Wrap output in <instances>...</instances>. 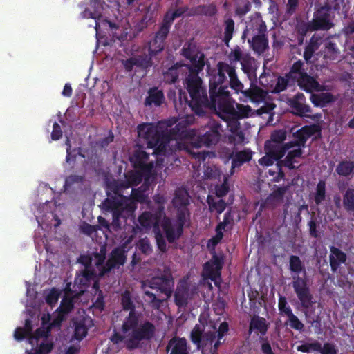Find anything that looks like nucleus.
Segmentation results:
<instances>
[{
  "mask_svg": "<svg viewBox=\"0 0 354 354\" xmlns=\"http://www.w3.org/2000/svg\"><path fill=\"white\" fill-rule=\"evenodd\" d=\"M168 121H162L156 125L151 123L142 124L138 126V133L140 140L147 145V148L153 149V155L156 156V162H149V154L147 153V164H153L152 174L155 177L163 167L162 156H169L176 150H186L199 160H204V152H192L189 150L187 144L190 143L196 148L202 145L209 147L216 145L221 137V125L214 120L209 122L210 130L202 136L197 135V131L188 128L185 121L178 122L176 127L170 130L169 135L165 134L167 128L171 126Z\"/></svg>",
  "mask_w": 354,
  "mask_h": 354,
  "instance_id": "obj_1",
  "label": "nucleus"
},
{
  "mask_svg": "<svg viewBox=\"0 0 354 354\" xmlns=\"http://www.w3.org/2000/svg\"><path fill=\"white\" fill-rule=\"evenodd\" d=\"M147 152L138 149L131 157L136 170L125 174V180L108 182V195L109 191L116 195L112 200H108L113 212V222L110 225L104 218L99 217L101 225L117 230L121 227L120 218L125 219L133 216L136 208V201H147L145 192L155 177L152 174L153 164H147Z\"/></svg>",
  "mask_w": 354,
  "mask_h": 354,
  "instance_id": "obj_2",
  "label": "nucleus"
},
{
  "mask_svg": "<svg viewBox=\"0 0 354 354\" xmlns=\"http://www.w3.org/2000/svg\"><path fill=\"white\" fill-rule=\"evenodd\" d=\"M133 296L128 290L121 295V304L123 311L120 312L124 317L122 327V335L115 333L111 340L114 343L124 340L129 348H134L139 345L141 340H150L156 333L155 326L149 321L141 322V314L135 310Z\"/></svg>",
  "mask_w": 354,
  "mask_h": 354,
  "instance_id": "obj_3",
  "label": "nucleus"
},
{
  "mask_svg": "<svg viewBox=\"0 0 354 354\" xmlns=\"http://www.w3.org/2000/svg\"><path fill=\"white\" fill-rule=\"evenodd\" d=\"M217 71L209 73V93L211 102L209 101L207 93L202 86V80L197 74L190 73L186 79L187 89L192 100V103L196 106H209L218 103L216 98L220 95L222 88L227 90V87L220 86L227 80V75L230 77L235 70L234 67L225 62H219L216 66Z\"/></svg>",
  "mask_w": 354,
  "mask_h": 354,
  "instance_id": "obj_4",
  "label": "nucleus"
},
{
  "mask_svg": "<svg viewBox=\"0 0 354 354\" xmlns=\"http://www.w3.org/2000/svg\"><path fill=\"white\" fill-rule=\"evenodd\" d=\"M312 134L311 127H304L295 133L296 140L282 145L286 137V131H275L272 133L270 140L266 142L265 150L275 154L277 157H283L287 152L285 159L280 163L290 169L297 168L302 155L301 148L304 147L306 140Z\"/></svg>",
  "mask_w": 354,
  "mask_h": 354,
  "instance_id": "obj_5",
  "label": "nucleus"
},
{
  "mask_svg": "<svg viewBox=\"0 0 354 354\" xmlns=\"http://www.w3.org/2000/svg\"><path fill=\"white\" fill-rule=\"evenodd\" d=\"M220 95L216 98L218 103L212 106L216 114L227 123V127L231 132L230 140L235 145L244 142L245 136L241 130L239 120L248 118L253 114L252 109L248 105L236 103L230 96L226 89L222 88Z\"/></svg>",
  "mask_w": 354,
  "mask_h": 354,
  "instance_id": "obj_6",
  "label": "nucleus"
},
{
  "mask_svg": "<svg viewBox=\"0 0 354 354\" xmlns=\"http://www.w3.org/2000/svg\"><path fill=\"white\" fill-rule=\"evenodd\" d=\"M228 331V324L223 322L218 329L212 324L205 326L203 324H196L191 333V339L202 354H217L218 346L223 336Z\"/></svg>",
  "mask_w": 354,
  "mask_h": 354,
  "instance_id": "obj_7",
  "label": "nucleus"
},
{
  "mask_svg": "<svg viewBox=\"0 0 354 354\" xmlns=\"http://www.w3.org/2000/svg\"><path fill=\"white\" fill-rule=\"evenodd\" d=\"M173 203L178 208L177 221H171L169 218L164 217L160 223L169 242H173L180 237L183 226L189 219V212L187 208L189 204L187 192L183 188L178 189L176 191Z\"/></svg>",
  "mask_w": 354,
  "mask_h": 354,
  "instance_id": "obj_8",
  "label": "nucleus"
},
{
  "mask_svg": "<svg viewBox=\"0 0 354 354\" xmlns=\"http://www.w3.org/2000/svg\"><path fill=\"white\" fill-rule=\"evenodd\" d=\"M147 301L154 308H159L163 301L170 297L173 292L174 281L171 272L165 271L160 277H153L142 286Z\"/></svg>",
  "mask_w": 354,
  "mask_h": 354,
  "instance_id": "obj_9",
  "label": "nucleus"
},
{
  "mask_svg": "<svg viewBox=\"0 0 354 354\" xmlns=\"http://www.w3.org/2000/svg\"><path fill=\"white\" fill-rule=\"evenodd\" d=\"M289 269L291 272L295 274L292 275V287L298 299L304 308H310L313 304V297L310 293L306 279L298 276L301 272L304 276L306 274L305 266L298 256L290 257Z\"/></svg>",
  "mask_w": 354,
  "mask_h": 354,
  "instance_id": "obj_10",
  "label": "nucleus"
},
{
  "mask_svg": "<svg viewBox=\"0 0 354 354\" xmlns=\"http://www.w3.org/2000/svg\"><path fill=\"white\" fill-rule=\"evenodd\" d=\"M89 263L86 266L87 272L92 269L93 274L104 275L107 271L113 268H118L124 264L125 261V256L122 250L116 248L111 252V257L106 263V267L104 266L105 260V251L101 248L99 253H93L91 257H88Z\"/></svg>",
  "mask_w": 354,
  "mask_h": 354,
  "instance_id": "obj_11",
  "label": "nucleus"
},
{
  "mask_svg": "<svg viewBox=\"0 0 354 354\" xmlns=\"http://www.w3.org/2000/svg\"><path fill=\"white\" fill-rule=\"evenodd\" d=\"M342 1V0H326L324 5L314 12L313 19L308 24V30L315 31L330 29L334 25L330 11L338 10Z\"/></svg>",
  "mask_w": 354,
  "mask_h": 354,
  "instance_id": "obj_12",
  "label": "nucleus"
},
{
  "mask_svg": "<svg viewBox=\"0 0 354 354\" xmlns=\"http://www.w3.org/2000/svg\"><path fill=\"white\" fill-rule=\"evenodd\" d=\"M198 296L197 287L183 280L178 284L175 292V302L178 306L185 307Z\"/></svg>",
  "mask_w": 354,
  "mask_h": 354,
  "instance_id": "obj_13",
  "label": "nucleus"
},
{
  "mask_svg": "<svg viewBox=\"0 0 354 354\" xmlns=\"http://www.w3.org/2000/svg\"><path fill=\"white\" fill-rule=\"evenodd\" d=\"M288 104L292 109V113L301 116L308 117L315 121H319L322 118V114L317 113L310 115V107L306 104L305 96L302 93H297L292 98L288 100Z\"/></svg>",
  "mask_w": 354,
  "mask_h": 354,
  "instance_id": "obj_14",
  "label": "nucleus"
},
{
  "mask_svg": "<svg viewBox=\"0 0 354 354\" xmlns=\"http://www.w3.org/2000/svg\"><path fill=\"white\" fill-rule=\"evenodd\" d=\"M227 57L231 64L240 62L244 73L250 72L254 61L248 52L242 49L239 46H236L231 49Z\"/></svg>",
  "mask_w": 354,
  "mask_h": 354,
  "instance_id": "obj_15",
  "label": "nucleus"
},
{
  "mask_svg": "<svg viewBox=\"0 0 354 354\" xmlns=\"http://www.w3.org/2000/svg\"><path fill=\"white\" fill-rule=\"evenodd\" d=\"M182 55L190 60L195 72L198 73L202 71L205 65V56L203 53L196 49L194 44L186 43L182 49Z\"/></svg>",
  "mask_w": 354,
  "mask_h": 354,
  "instance_id": "obj_16",
  "label": "nucleus"
},
{
  "mask_svg": "<svg viewBox=\"0 0 354 354\" xmlns=\"http://www.w3.org/2000/svg\"><path fill=\"white\" fill-rule=\"evenodd\" d=\"M267 28L265 22L259 13H254L250 17L248 22L246 28L242 35V39H245L248 36L259 35L262 32H266Z\"/></svg>",
  "mask_w": 354,
  "mask_h": 354,
  "instance_id": "obj_17",
  "label": "nucleus"
},
{
  "mask_svg": "<svg viewBox=\"0 0 354 354\" xmlns=\"http://www.w3.org/2000/svg\"><path fill=\"white\" fill-rule=\"evenodd\" d=\"M223 261L221 258L214 256L212 259L204 266V275L218 285L220 281Z\"/></svg>",
  "mask_w": 354,
  "mask_h": 354,
  "instance_id": "obj_18",
  "label": "nucleus"
},
{
  "mask_svg": "<svg viewBox=\"0 0 354 354\" xmlns=\"http://www.w3.org/2000/svg\"><path fill=\"white\" fill-rule=\"evenodd\" d=\"M73 308V299L69 296L68 293L62 299L60 306L57 309V312L53 315V319L50 324V327L59 326L64 320L66 314L69 313Z\"/></svg>",
  "mask_w": 354,
  "mask_h": 354,
  "instance_id": "obj_19",
  "label": "nucleus"
},
{
  "mask_svg": "<svg viewBox=\"0 0 354 354\" xmlns=\"http://www.w3.org/2000/svg\"><path fill=\"white\" fill-rule=\"evenodd\" d=\"M93 325V320L89 317L84 316L75 320L73 322L74 339L78 341L82 340L84 337L86 336L88 329Z\"/></svg>",
  "mask_w": 354,
  "mask_h": 354,
  "instance_id": "obj_20",
  "label": "nucleus"
},
{
  "mask_svg": "<svg viewBox=\"0 0 354 354\" xmlns=\"http://www.w3.org/2000/svg\"><path fill=\"white\" fill-rule=\"evenodd\" d=\"M250 37L251 39H248V42L250 44V47L254 53L260 55L268 49V39L266 36V32H262Z\"/></svg>",
  "mask_w": 354,
  "mask_h": 354,
  "instance_id": "obj_21",
  "label": "nucleus"
},
{
  "mask_svg": "<svg viewBox=\"0 0 354 354\" xmlns=\"http://www.w3.org/2000/svg\"><path fill=\"white\" fill-rule=\"evenodd\" d=\"M301 88L307 92L322 91L324 87L313 77L305 73L296 80Z\"/></svg>",
  "mask_w": 354,
  "mask_h": 354,
  "instance_id": "obj_22",
  "label": "nucleus"
},
{
  "mask_svg": "<svg viewBox=\"0 0 354 354\" xmlns=\"http://www.w3.org/2000/svg\"><path fill=\"white\" fill-rule=\"evenodd\" d=\"M330 252L329 260L331 270L333 272H336L339 266L342 263H345L346 260V255L342 250L335 246H331L330 248Z\"/></svg>",
  "mask_w": 354,
  "mask_h": 354,
  "instance_id": "obj_23",
  "label": "nucleus"
},
{
  "mask_svg": "<svg viewBox=\"0 0 354 354\" xmlns=\"http://www.w3.org/2000/svg\"><path fill=\"white\" fill-rule=\"evenodd\" d=\"M167 350L170 354H188L187 341L185 338L174 337L169 342Z\"/></svg>",
  "mask_w": 354,
  "mask_h": 354,
  "instance_id": "obj_24",
  "label": "nucleus"
},
{
  "mask_svg": "<svg viewBox=\"0 0 354 354\" xmlns=\"http://www.w3.org/2000/svg\"><path fill=\"white\" fill-rule=\"evenodd\" d=\"M162 216H160V214L156 212V215H152L150 212H144L139 216L138 221L140 225L145 228H150L151 226L156 227L159 223Z\"/></svg>",
  "mask_w": 354,
  "mask_h": 354,
  "instance_id": "obj_25",
  "label": "nucleus"
},
{
  "mask_svg": "<svg viewBox=\"0 0 354 354\" xmlns=\"http://www.w3.org/2000/svg\"><path fill=\"white\" fill-rule=\"evenodd\" d=\"M164 101V95L162 91L158 90V88H152L148 91V96L145 100V104L146 106H159Z\"/></svg>",
  "mask_w": 354,
  "mask_h": 354,
  "instance_id": "obj_26",
  "label": "nucleus"
},
{
  "mask_svg": "<svg viewBox=\"0 0 354 354\" xmlns=\"http://www.w3.org/2000/svg\"><path fill=\"white\" fill-rule=\"evenodd\" d=\"M286 189L280 187L274 191L270 196L266 198L265 201V205L268 207H274L283 201V196Z\"/></svg>",
  "mask_w": 354,
  "mask_h": 354,
  "instance_id": "obj_27",
  "label": "nucleus"
},
{
  "mask_svg": "<svg viewBox=\"0 0 354 354\" xmlns=\"http://www.w3.org/2000/svg\"><path fill=\"white\" fill-rule=\"evenodd\" d=\"M251 158L252 153L249 150H243L235 153L232 162L231 174H233V169L235 167L241 166L244 162L249 161Z\"/></svg>",
  "mask_w": 354,
  "mask_h": 354,
  "instance_id": "obj_28",
  "label": "nucleus"
},
{
  "mask_svg": "<svg viewBox=\"0 0 354 354\" xmlns=\"http://www.w3.org/2000/svg\"><path fill=\"white\" fill-rule=\"evenodd\" d=\"M312 103L316 106H324L334 100L333 95L330 93H321L312 94L310 96Z\"/></svg>",
  "mask_w": 354,
  "mask_h": 354,
  "instance_id": "obj_29",
  "label": "nucleus"
},
{
  "mask_svg": "<svg viewBox=\"0 0 354 354\" xmlns=\"http://www.w3.org/2000/svg\"><path fill=\"white\" fill-rule=\"evenodd\" d=\"M223 176H224L222 171L216 165H211L205 166L204 178L205 179L221 181Z\"/></svg>",
  "mask_w": 354,
  "mask_h": 354,
  "instance_id": "obj_30",
  "label": "nucleus"
},
{
  "mask_svg": "<svg viewBox=\"0 0 354 354\" xmlns=\"http://www.w3.org/2000/svg\"><path fill=\"white\" fill-rule=\"evenodd\" d=\"M207 203L209 209L212 212L216 211L218 214H221L226 207V203L223 199L215 198L212 196H207Z\"/></svg>",
  "mask_w": 354,
  "mask_h": 354,
  "instance_id": "obj_31",
  "label": "nucleus"
},
{
  "mask_svg": "<svg viewBox=\"0 0 354 354\" xmlns=\"http://www.w3.org/2000/svg\"><path fill=\"white\" fill-rule=\"evenodd\" d=\"M182 71V66L178 64L169 68L167 71L164 73V80L166 82L171 84L174 83Z\"/></svg>",
  "mask_w": 354,
  "mask_h": 354,
  "instance_id": "obj_32",
  "label": "nucleus"
},
{
  "mask_svg": "<svg viewBox=\"0 0 354 354\" xmlns=\"http://www.w3.org/2000/svg\"><path fill=\"white\" fill-rule=\"evenodd\" d=\"M339 51L336 47L335 44L328 41L326 44V48L324 51V58L330 61L336 60L339 57Z\"/></svg>",
  "mask_w": 354,
  "mask_h": 354,
  "instance_id": "obj_33",
  "label": "nucleus"
},
{
  "mask_svg": "<svg viewBox=\"0 0 354 354\" xmlns=\"http://www.w3.org/2000/svg\"><path fill=\"white\" fill-rule=\"evenodd\" d=\"M250 329L257 330L260 333L264 335L268 330L266 319L259 317H253L250 322Z\"/></svg>",
  "mask_w": 354,
  "mask_h": 354,
  "instance_id": "obj_34",
  "label": "nucleus"
},
{
  "mask_svg": "<svg viewBox=\"0 0 354 354\" xmlns=\"http://www.w3.org/2000/svg\"><path fill=\"white\" fill-rule=\"evenodd\" d=\"M354 169V162L352 161H343L340 162L337 168V173L343 176H346L351 174Z\"/></svg>",
  "mask_w": 354,
  "mask_h": 354,
  "instance_id": "obj_35",
  "label": "nucleus"
},
{
  "mask_svg": "<svg viewBox=\"0 0 354 354\" xmlns=\"http://www.w3.org/2000/svg\"><path fill=\"white\" fill-rule=\"evenodd\" d=\"M343 205L346 211H354V189H348L343 197Z\"/></svg>",
  "mask_w": 354,
  "mask_h": 354,
  "instance_id": "obj_36",
  "label": "nucleus"
},
{
  "mask_svg": "<svg viewBox=\"0 0 354 354\" xmlns=\"http://www.w3.org/2000/svg\"><path fill=\"white\" fill-rule=\"evenodd\" d=\"M31 330L30 321L27 319L24 328H17L15 330L14 337L17 340H22L26 336L30 335Z\"/></svg>",
  "mask_w": 354,
  "mask_h": 354,
  "instance_id": "obj_37",
  "label": "nucleus"
},
{
  "mask_svg": "<svg viewBox=\"0 0 354 354\" xmlns=\"http://www.w3.org/2000/svg\"><path fill=\"white\" fill-rule=\"evenodd\" d=\"M61 292L56 289L52 288L45 292V300L50 306H55L59 299Z\"/></svg>",
  "mask_w": 354,
  "mask_h": 354,
  "instance_id": "obj_38",
  "label": "nucleus"
},
{
  "mask_svg": "<svg viewBox=\"0 0 354 354\" xmlns=\"http://www.w3.org/2000/svg\"><path fill=\"white\" fill-rule=\"evenodd\" d=\"M234 22L232 19H227L225 21L224 41L228 46L229 41L233 37Z\"/></svg>",
  "mask_w": 354,
  "mask_h": 354,
  "instance_id": "obj_39",
  "label": "nucleus"
},
{
  "mask_svg": "<svg viewBox=\"0 0 354 354\" xmlns=\"http://www.w3.org/2000/svg\"><path fill=\"white\" fill-rule=\"evenodd\" d=\"M168 17L169 15H167L165 16L164 23L162 24L160 30L157 32L155 36V37L157 38V41L160 40L163 43L169 31L170 24L167 21Z\"/></svg>",
  "mask_w": 354,
  "mask_h": 354,
  "instance_id": "obj_40",
  "label": "nucleus"
},
{
  "mask_svg": "<svg viewBox=\"0 0 354 354\" xmlns=\"http://www.w3.org/2000/svg\"><path fill=\"white\" fill-rule=\"evenodd\" d=\"M229 78L230 86L232 89H234L236 93L241 92L250 96L251 92L243 91V85L238 80L235 70L234 71L233 74H232Z\"/></svg>",
  "mask_w": 354,
  "mask_h": 354,
  "instance_id": "obj_41",
  "label": "nucleus"
},
{
  "mask_svg": "<svg viewBox=\"0 0 354 354\" xmlns=\"http://www.w3.org/2000/svg\"><path fill=\"white\" fill-rule=\"evenodd\" d=\"M326 196V185L324 181H319L316 187L315 201L317 205L322 203Z\"/></svg>",
  "mask_w": 354,
  "mask_h": 354,
  "instance_id": "obj_42",
  "label": "nucleus"
},
{
  "mask_svg": "<svg viewBox=\"0 0 354 354\" xmlns=\"http://www.w3.org/2000/svg\"><path fill=\"white\" fill-rule=\"evenodd\" d=\"M163 48L164 43L160 40L157 41V38L156 37H154L153 41L149 43V52L150 56H153L162 51Z\"/></svg>",
  "mask_w": 354,
  "mask_h": 354,
  "instance_id": "obj_43",
  "label": "nucleus"
},
{
  "mask_svg": "<svg viewBox=\"0 0 354 354\" xmlns=\"http://www.w3.org/2000/svg\"><path fill=\"white\" fill-rule=\"evenodd\" d=\"M153 201L157 205L156 212L160 214V216L165 217L164 214V205L167 201L166 198L160 194H157L153 196Z\"/></svg>",
  "mask_w": 354,
  "mask_h": 354,
  "instance_id": "obj_44",
  "label": "nucleus"
},
{
  "mask_svg": "<svg viewBox=\"0 0 354 354\" xmlns=\"http://www.w3.org/2000/svg\"><path fill=\"white\" fill-rule=\"evenodd\" d=\"M297 349V351L303 353H308L311 351H318L319 350H321V344L318 342L307 343L298 346Z\"/></svg>",
  "mask_w": 354,
  "mask_h": 354,
  "instance_id": "obj_45",
  "label": "nucleus"
},
{
  "mask_svg": "<svg viewBox=\"0 0 354 354\" xmlns=\"http://www.w3.org/2000/svg\"><path fill=\"white\" fill-rule=\"evenodd\" d=\"M303 64L301 61H297L292 65L290 75L293 79L297 80L299 76H301L306 73L302 68Z\"/></svg>",
  "mask_w": 354,
  "mask_h": 354,
  "instance_id": "obj_46",
  "label": "nucleus"
},
{
  "mask_svg": "<svg viewBox=\"0 0 354 354\" xmlns=\"http://www.w3.org/2000/svg\"><path fill=\"white\" fill-rule=\"evenodd\" d=\"M281 157H277V156L272 153H270L269 151H266V155L259 159V163L261 165L263 166H270L274 164V162Z\"/></svg>",
  "mask_w": 354,
  "mask_h": 354,
  "instance_id": "obj_47",
  "label": "nucleus"
},
{
  "mask_svg": "<svg viewBox=\"0 0 354 354\" xmlns=\"http://www.w3.org/2000/svg\"><path fill=\"white\" fill-rule=\"evenodd\" d=\"M279 310L281 315L288 317L292 314L291 308L288 305L285 297H280L278 303Z\"/></svg>",
  "mask_w": 354,
  "mask_h": 354,
  "instance_id": "obj_48",
  "label": "nucleus"
},
{
  "mask_svg": "<svg viewBox=\"0 0 354 354\" xmlns=\"http://www.w3.org/2000/svg\"><path fill=\"white\" fill-rule=\"evenodd\" d=\"M49 333V327H48L46 329L44 328H39L37 329L35 335L31 336L29 338V342L32 345H35V344H37L38 338L40 337H46Z\"/></svg>",
  "mask_w": 354,
  "mask_h": 354,
  "instance_id": "obj_49",
  "label": "nucleus"
},
{
  "mask_svg": "<svg viewBox=\"0 0 354 354\" xmlns=\"http://www.w3.org/2000/svg\"><path fill=\"white\" fill-rule=\"evenodd\" d=\"M225 225L224 223H220L216 227V234L214 237L209 241L208 246L209 247L212 245L213 247L215 246L223 238V232L222 230L224 229Z\"/></svg>",
  "mask_w": 354,
  "mask_h": 354,
  "instance_id": "obj_50",
  "label": "nucleus"
},
{
  "mask_svg": "<svg viewBox=\"0 0 354 354\" xmlns=\"http://www.w3.org/2000/svg\"><path fill=\"white\" fill-rule=\"evenodd\" d=\"M288 322L291 328L297 330H302L304 325L301 323V322L298 319L297 316H295L293 313L289 315L288 317Z\"/></svg>",
  "mask_w": 354,
  "mask_h": 354,
  "instance_id": "obj_51",
  "label": "nucleus"
},
{
  "mask_svg": "<svg viewBox=\"0 0 354 354\" xmlns=\"http://www.w3.org/2000/svg\"><path fill=\"white\" fill-rule=\"evenodd\" d=\"M151 57L145 56V57H139L134 58V62L136 65L140 66L143 68H147L151 66Z\"/></svg>",
  "mask_w": 354,
  "mask_h": 354,
  "instance_id": "obj_52",
  "label": "nucleus"
},
{
  "mask_svg": "<svg viewBox=\"0 0 354 354\" xmlns=\"http://www.w3.org/2000/svg\"><path fill=\"white\" fill-rule=\"evenodd\" d=\"M222 178L223 179V184L216 187V194L218 198L226 195L229 189L228 186L227 185V177L224 176Z\"/></svg>",
  "mask_w": 354,
  "mask_h": 354,
  "instance_id": "obj_53",
  "label": "nucleus"
},
{
  "mask_svg": "<svg viewBox=\"0 0 354 354\" xmlns=\"http://www.w3.org/2000/svg\"><path fill=\"white\" fill-rule=\"evenodd\" d=\"M286 86L287 80L284 77H279L277 79L276 85L273 90H272V92L279 93L285 90L286 88Z\"/></svg>",
  "mask_w": 354,
  "mask_h": 354,
  "instance_id": "obj_54",
  "label": "nucleus"
},
{
  "mask_svg": "<svg viewBox=\"0 0 354 354\" xmlns=\"http://www.w3.org/2000/svg\"><path fill=\"white\" fill-rule=\"evenodd\" d=\"M322 354H336L337 349L335 346L331 343H326L323 346H321V350L318 351Z\"/></svg>",
  "mask_w": 354,
  "mask_h": 354,
  "instance_id": "obj_55",
  "label": "nucleus"
},
{
  "mask_svg": "<svg viewBox=\"0 0 354 354\" xmlns=\"http://www.w3.org/2000/svg\"><path fill=\"white\" fill-rule=\"evenodd\" d=\"M138 246L139 248L142 250V252L145 254H149L152 251L151 246L148 240L141 239L139 241Z\"/></svg>",
  "mask_w": 354,
  "mask_h": 354,
  "instance_id": "obj_56",
  "label": "nucleus"
},
{
  "mask_svg": "<svg viewBox=\"0 0 354 354\" xmlns=\"http://www.w3.org/2000/svg\"><path fill=\"white\" fill-rule=\"evenodd\" d=\"M156 243L160 251L165 252L167 250V244L162 235L158 232L156 234Z\"/></svg>",
  "mask_w": 354,
  "mask_h": 354,
  "instance_id": "obj_57",
  "label": "nucleus"
},
{
  "mask_svg": "<svg viewBox=\"0 0 354 354\" xmlns=\"http://www.w3.org/2000/svg\"><path fill=\"white\" fill-rule=\"evenodd\" d=\"M62 136V131L60 126L55 122L53 124V130L51 133V138L54 140H59Z\"/></svg>",
  "mask_w": 354,
  "mask_h": 354,
  "instance_id": "obj_58",
  "label": "nucleus"
},
{
  "mask_svg": "<svg viewBox=\"0 0 354 354\" xmlns=\"http://www.w3.org/2000/svg\"><path fill=\"white\" fill-rule=\"evenodd\" d=\"M52 349V345L48 343L41 342L36 353L38 354H48Z\"/></svg>",
  "mask_w": 354,
  "mask_h": 354,
  "instance_id": "obj_59",
  "label": "nucleus"
},
{
  "mask_svg": "<svg viewBox=\"0 0 354 354\" xmlns=\"http://www.w3.org/2000/svg\"><path fill=\"white\" fill-rule=\"evenodd\" d=\"M201 12L205 15L212 16L216 14V8L214 5L205 6L201 8Z\"/></svg>",
  "mask_w": 354,
  "mask_h": 354,
  "instance_id": "obj_60",
  "label": "nucleus"
},
{
  "mask_svg": "<svg viewBox=\"0 0 354 354\" xmlns=\"http://www.w3.org/2000/svg\"><path fill=\"white\" fill-rule=\"evenodd\" d=\"M250 3L248 1H247L244 3L243 7H238L236 10V12L239 15H243L250 10Z\"/></svg>",
  "mask_w": 354,
  "mask_h": 354,
  "instance_id": "obj_61",
  "label": "nucleus"
},
{
  "mask_svg": "<svg viewBox=\"0 0 354 354\" xmlns=\"http://www.w3.org/2000/svg\"><path fill=\"white\" fill-rule=\"evenodd\" d=\"M316 48H317L313 46L312 44L308 45L306 47V50L304 54V57L307 62L310 60V59L311 58V57L313 54V52L315 51V50Z\"/></svg>",
  "mask_w": 354,
  "mask_h": 354,
  "instance_id": "obj_62",
  "label": "nucleus"
},
{
  "mask_svg": "<svg viewBox=\"0 0 354 354\" xmlns=\"http://www.w3.org/2000/svg\"><path fill=\"white\" fill-rule=\"evenodd\" d=\"M88 281V274L84 273L82 275H79L75 279V284L77 285H86V282Z\"/></svg>",
  "mask_w": 354,
  "mask_h": 354,
  "instance_id": "obj_63",
  "label": "nucleus"
},
{
  "mask_svg": "<svg viewBox=\"0 0 354 354\" xmlns=\"http://www.w3.org/2000/svg\"><path fill=\"white\" fill-rule=\"evenodd\" d=\"M82 230L84 234H88L89 236H91L96 231L95 227L94 226L88 224L84 225L82 227Z\"/></svg>",
  "mask_w": 354,
  "mask_h": 354,
  "instance_id": "obj_64",
  "label": "nucleus"
}]
</instances>
